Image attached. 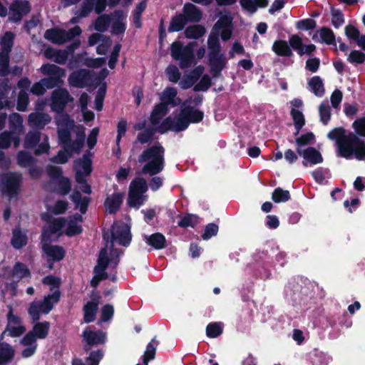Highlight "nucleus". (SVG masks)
<instances>
[{
	"mask_svg": "<svg viewBox=\"0 0 365 365\" xmlns=\"http://www.w3.org/2000/svg\"><path fill=\"white\" fill-rule=\"evenodd\" d=\"M41 71L47 77L41 78L34 83L30 92L36 96H43L47 89H53L62 86L64 84L63 78L66 75V70L55 64L45 63L41 67Z\"/></svg>",
	"mask_w": 365,
	"mask_h": 365,
	"instance_id": "obj_1",
	"label": "nucleus"
},
{
	"mask_svg": "<svg viewBox=\"0 0 365 365\" xmlns=\"http://www.w3.org/2000/svg\"><path fill=\"white\" fill-rule=\"evenodd\" d=\"M165 151L164 147L157 142L142 152L138 161L140 163H146L142 168L143 174L153 176L163 171L165 167Z\"/></svg>",
	"mask_w": 365,
	"mask_h": 365,
	"instance_id": "obj_2",
	"label": "nucleus"
},
{
	"mask_svg": "<svg viewBox=\"0 0 365 365\" xmlns=\"http://www.w3.org/2000/svg\"><path fill=\"white\" fill-rule=\"evenodd\" d=\"M60 289H55L52 294L44 296L41 302L34 301L30 303L28 308V314L32 322L39 321L41 314H48L53 309L61 299Z\"/></svg>",
	"mask_w": 365,
	"mask_h": 365,
	"instance_id": "obj_3",
	"label": "nucleus"
},
{
	"mask_svg": "<svg viewBox=\"0 0 365 365\" xmlns=\"http://www.w3.org/2000/svg\"><path fill=\"white\" fill-rule=\"evenodd\" d=\"M364 142L354 133L349 132L338 147L337 155L348 160L354 158L359 160Z\"/></svg>",
	"mask_w": 365,
	"mask_h": 365,
	"instance_id": "obj_4",
	"label": "nucleus"
},
{
	"mask_svg": "<svg viewBox=\"0 0 365 365\" xmlns=\"http://www.w3.org/2000/svg\"><path fill=\"white\" fill-rule=\"evenodd\" d=\"M190 99H186L182 103L178 118V129L184 131L187 130L190 124H197L202 121L205 114L200 109L195 108L189 105Z\"/></svg>",
	"mask_w": 365,
	"mask_h": 365,
	"instance_id": "obj_5",
	"label": "nucleus"
},
{
	"mask_svg": "<svg viewBox=\"0 0 365 365\" xmlns=\"http://www.w3.org/2000/svg\"><path fill=\"white\" fill-rule=\"evenodd\" d=\"M192 43L184 46L180 41H175L170 46V54L173 59L180 61L182 69L190 68L195 61Z\"/></svg>",
	"mask_w": 365,
	"mask_h": 365,
	"instance_id": "obj_6",
	"label": "nucleus"
},
{
	"mask_svg": "<svg viewBox=\"0 0 365 365\" xmlns=\"http://www.w3.org/2000/svg\"><path fill=\"white\" fill-rule=\"evenodd\" d=\"M22 175L21 173L8 172L1 175L0 190L9 197H16L20 192Z\"/></svg>",
	"mask_w": 365,
	"mask_h": 365,
	"instance_id": "obj_7",
	"label": "nucleus"
},
{
	"mask_svg": "<svg viewBox=\"0 0 365 365\" xmlns=\"http://www.w3.org/2000/svg\"><path fill=\"white\" fill-rule=\"evenodd\" d=\"M91 327H87L82 333L83 340L85 342L83 350L89 351L92 347L103 345L106 342L107 335L101 329L91 330Z\"/></svg>",
	"mask_w": 365,
	"mask_h": 365,
	"instance_id": "obj_8",
	"label": "nucleus"
},
{
	"mask_svg": "<svg viewBox=\"0 0 365 365\" xmlns=\"http://www.w3.org/2000/svg\"><path fill=\"white\" fill-rule=\"evenodd\" d=\"M56 88L51 93V108L52 110L61 113L64 110L68 103L73 101V98L66 88L62 86Z\"/></svg>",
	"mask_w": 365,
	"mask_h": 365,
	"instance_id": "obj_9",
	"label": "nucleus"
},
{
	"mask_svg": "<svg viewBox=\"0 0 365 365\" xmlns=\"http://www.w3.org/2000/svg\"><path fill=\"white\" fill-rule=\"evenodd\" d=\"M93 73L87 69L81 68L72 72L68 77L69 84L75 88H83L92 84Z\"/></svg>",
	"mask_w": 365,
	"mask_h": 365,
	"instance_id": "obj_10",
	"label": "nucleus"
},
{
	"mask_svg": "<svg viewBox=\"0 0 365 365\" xmlns=\"http://www.w3.org/2000/svg\"><path fill=\"white\" fill-rule=\"evenodd\" d=\"M9 19L14 23H19L23 16L31 11V5L27 0H14L9 6Z\"/></svg>",
	"mask_w": 365,
	"mask_h": 365,
	"instance_id": "obj_11",
	"label": "nucleus"
},
{
	"mask_svg": "<svg viewBox=\"0 0 365 365\" xmlns=\"http://www.w3.org/2000/svg\"><path fill=\"white\" fill-rule=\"evenodd\" d=\"M132 235L130 227L125 224L113 226L111 229V242L118 241L123 247L130 245Z\"/></svg>",
	"mask_w": 365,
	"mask_h": 365,
	"instance_id": "obj_12",
	"label": "nucleus"
},
{
	"mask_svg": "<svg viewBox=\"0 0 365 365\" xmlns=\"http://www.w3.org/2000/svg\"><path fill=\"white\" fill-rule=\"evenodd\" d=\"M208 65L210 67V73L213 78H218L221 75L222 71L226 67L227 59L223 53H215L209 52Z\"/></svg>",
	"mask_w": 365,
	"mask_h": 365,
	"instance_id": "obj_13",
	"label": "nucleus"
},
{
	"mask_svg": "<svg viewBox=\"0 0 365 365\" xmlns=\"http://www.w3.org/2000/svg\"><path fill=\"white\" fill-rule=\"evenodd\" d=\"M41 248L46 258L50 259L53 262H60L65 257L66 251L62 246L43 243Z\"/></svg>",
	"mask_w": 365,
	"mask_h": 365,
	"instance_id": "obj_14",
	"label": "nucleus"
},
{
	"mask_svg": "<svg viewBox=\"0 0 365 365\" xmlns=\"http://www.w3.org/2000/svg\"><path fill=\"white\" fill-rule=\"evenodd\" d=\"M51 121V117L46 113L33 112L28 117V123L30 127L42 130Z\"/></svg>",
	"mask_w": 365,
	"mask_h": 365,
	"instance_id": "obj_15",
	"label": "nucleus"
},
{
	"mask_svg": "<svg viewBox=\"0 0 365 365\" xmlns=\"http://www.w3.org/2000/svg\"><path fill=\"white\" fill-rule=\"evenodd\" d=\"M85 140V128L81 126L76 133V139L73 141L71 140L69 146H67L65 150L66 152L70 153V154H72L73 152L79 154L84 146Z\"/></svg>",
	"mask_w": 365,
	"mask_h": 365,
	"instance_id": "obj_16",
	"label": "nucleus"
},
{
	"mask_svg": "<svg viewBox=\"0 0 365 365\" xmlns=\"http://www.w3.org/2000/svg\"><path fill=\"white\" fill-rule=\"evenodd\" d=\"M123 200V193L117 192L108 196L104 202V206L110 215L115 214L120 209Z\"/></svg>",
	"mask_w": 365,
	"mask_h": 365,
	"instance_id": "obj_17",
	"label": "nucleus"
},
{
	"mask_svg": "<svg viewBox=\"0 0 365 365\" xmlns=\"http://www.w3.org/2000/svg\"><path fill=\"white\" fill-rule=\"evenodd\" d=\"M296 152L312 165H317L323 162L322 154L314 147H308L304 150L296 149Z\"/></svg>",
	"mask_w": 365,
	"mask_h": 365,
	"instance_id": "obj_18",
	"label": "nucleus"
},
{
	"mask_svg": "<svg viewBox=\"0 0 365 365\" xmlns=\"http://www.w3.org/2000/svg\"><path fill=\"white\" fill-rule=\"evenodd\" d=\"M112 15L113 21L111 26V33L115 36L123 34L126 30V24L123 22V19L125 18L123 11L120 9L115 10Z\"/></svg>",
	"mask_w": 365,
	"mask_h": 365,
	"instance_id": "obj_19",
	"label": "nucleus"
},
{
	"mask_svg": "<svg viewBox=\"0 0 365 365\" xmlns=\"http://www.w3.org/2000/svg\"><path fill=\"white\" fill-rule=\"evenodd\" d=\"M182 14L185 15L187 23H197L202 17V11L191 3L185 4Z\"/></svg>",
	"mask_w": 365,
	"mask_h": 365,
	"instance_id": "obj_20",
	"label": "nucleus"
},
{
	"mask_svg": "<svg viewBox=\"0 0 365 365\" xmlns=\"http://www.w3.org/2000/svg\"><path fill=\"white\" fill-rule=\"evenodd\" d=\"M71 201L75 204V208H78L81 213L84 215L88 210L91 197H82L79 190H75L70 196Z\"/></svg>",
	"mask_w": 365,
	"mask_h": 365,
	"instance_id": "obj_21",
	"label": "nucleus"
},
{
	"mask_svg": "<svg viewBox=\"0 0 365 365\" xmlns=\"http://www.w3.org/2000/svg\"><path fill=\"white\" fill-rule=\"evenodd\" d=\"M65 34L63 29H50L46 31L44 37L53 43L61 45L66 42Z\"/></svg>",
	"mask_w": 365,
	"mask_h": 365,
	"instance_id": "obj_22",
	"label": "nucleus"
},
{
	"mask_svg": "<svg viewBox=\"0 0 365 365\" xmlns=\"http://www.w3.org/2000/svg\"><path fill=\"white\" fill-rule=\"evenodd\" d=\"M28 237L26 233L18 227L12 230L11 245L16 250H20L27 245Z\"/></svg>",
	"mask_w": 365,
	"mask_h": 365,
	"instance_id": "obj_23",
	"label": "nucleus"
},
{
	"mask_svg": "<svg viewBox=\"0 0 365 365\" xmlns=\"http://www.w3.org/2000/svg\"><path fill=\"white\" fill-rule=\"evenodd\" d=\"M145 242L155 250H162L166 247V239L160 232L145 235Z\"/></svg>",
	"mask_w": 365,
	"mask_h": 365,
	"instance_id": "obj_24",
	"label": "nucleus"
},
{
	"mask_svg": "<svg viewBox=\"0 0 365 365\" xmlns=\"http://www.w3.org/2000/svg\"><path fill=\"white\" fill-rule=\"evenodd\" d=\"M272 50L278 56L291 57L293 55L292 48L288 43L282 39L276 40L272 46Z\"/></svg>",
	"mask_w": 365,
	"mask_h": 365,
	"instance_id": "obj_25",
	"label": "nucleus"
},
{
	"mask_svg": "<svg viewBox=\"0 0 365 365\" xmlns=\"http://www.w3.org/2000/svg\"><path fill=\"white\" fill-rule=\"evenodd\" d=\"M178 118L175 117V119L172 118L170 116L165 118L162 123L158 125L157 128H155L156 132L164 134L169 130L174 131L175 133L181 132L182 130H178Z\"/></svg>",
	"mask_w": 365,
	"mask_h": 365,
	"instance_id": "obj_26",
	"label": "nucleus"
},
{
	"mask_svg": "<svg viewBox=\"0 0 365 365\" xmlns=\"http://www.w3.org/2000/svg\"><path fill=\"white\" fill-rule=\"evenodd\" d=\"M34 324L31 331L33 332L38 339H46L49 334L51 327L50 322L48 321H37L34 322Z\"/></svg>",
	"mask_w": 365,
	"mask_h": 365,
	"instance_id": "obj_27",
	"label": "nucleus"
},
{
	"mask_svg": "<svg viewBox=\"0 0 365 365\" xmlns=\"http://www.w3.org/2000/svg\"><path fill=\"white\" fill-rule=\"evenodd\" d=\"M98 302L90 301L84 304L83 307V321L85 323H91L96 320V314L98 312Z\"/></svg>",
	"mask_w": 365,
	"mask_h": 365,
	"instance_id": "obj_28",
	"label": "nucleus"
},
{
	"mask_svg": "<svg viewBox=\"0 0 365 365\" xmlns=\"http://www.w3.org/2000/svg\"><path fill=\"white\" fill-rule=\"evenodd\" d=\"M185 15L177 14L171 18L170 25L168 26V32L173 33L182 31L187 24Z\"/></svg>",
	"mask_w": 365,
	"mask_h": 365,
	"instance_id": "obj_29",
	"label": "nucleus"
},
{
	"mask_svg": "<svg viewBox=\"0 0 365 365\" xmlns=\"http://www.w3.org/2000/svg\"><path fill=\"white\" fill-rule=\"evenodd\" d=\"M308 85L310 87L312 92L318 97H322L325 93V89L322 79L319 76L312 77L309 81Z\"/></svg>",
	"mask_w": 365,
	"mask_h": 365,
	"instance_id": "obj_30",
	"label": "nucleus"
},
{
	"mask_svg": "<svg viewBox=\"0 0 365 365\" xmlns=\"http://www.w3.org/2000/svg\"><path fill=\"white\" fill-rule=\"evenodd\" d=\"M14 35L11 31H7L0 41L1 51L0 53L9 56V53L11 51L14 45Z\"/></svg>",
	"mask_w": 365,
	"mask_h": 365,
	"instance_id": "obj_31",
	"label": "nucleus"
},
{
	"mask_svg": "<svg viewBox=\"0 0 365 365\" xmlns=\"http://www.w3.org/2000/svg\"><path fill=\"white\" fill-rule=\"evenodd\" d=\"M25 331L26 327L23 324L15 326L6 325L1 334L0 341L3 340L5 336L13 338L21 336Z\"/></svg>",
	"mask_w": 365,
	"mask_h": 365,
	"instance_id": "obj_32",
	"label": "nucleus"
},
{
	"mask_svg": "<svg viewBox=\"0 0 365 365\" xmlns=\"http://www.w3.org/2000/svg\"><path fill=\"white\" fill-rule=\"evenodd\" d=\"M112 14H100L94 21V29L96 31L103 33L108 29L112 19Z\"/></svg>",
	"mask_w": 365,
	"mask_h": 365,
	"instance_id": "obj_33",
	"label": "nucleus"
},
{
	"mask_svg": "<svg viewBox=\"0 0 365 365\" xmlns=\"http://www.w3.org/2000/svg\"><path fill=\"white\" fill-rule=\"evenodd\" d=\"M178 95V91L174 87H167L162 93L160 97L161 103H164L167 106H172L173 107L176 106L175 103V97Z\"/></svg>",
	"mask_w": 365,
	"mask_h": 365,
	"instance_id": "obj_34",
	"label": "nucleus"
},
{
	"mask_svg": "<svg viewBox=\"0 0 365 365\" xmlns=\"http://www.w3.org/2000/svg\"><path fill=\"white\" fill-rule=\"evenodd\" d=\"M205 28L200 24L187 26L185 30V36L189 39H198L205 34Z\"/></svg>",
	"mask_w": 365,
	"mask_h": 365,
	"instance_id": "obj_35",
	"label": "nucleus"
},
{
	"mask_svg": "<svg viewBox=\"0 0 365 365\" xmlns=\"http://www.w3.org/2000/svg\"><path fill=\"white\" fill-rule=\"evenodd\" d=\"M11 275L14 277H16L19 281L24 278L31 277V274L30 269L25 264L17 262L14 266Z\"/></svg>",
	"mask_w": 365,
	"mask_h": 365,
	"instance_id": "obj_36",
	"label": "nucleus"
},
{
	"mask_svg": "<svg viewBox=\"0 0 365 365\" xmlns=\"http://www.w3.org/2000/svg\"><path fill=\"white\" fill-rule=\"evenodd\" d=\"M41 132L38 130L29 132L24 140L25 148L27 149L36 148L41 140Z\"/></svg>",
	"mask_w": 365,
	"mask_h": 365,
	"instance_id": "obj_37",
	"label": "nucleus"
},
{
	"mask_svg": "<svg viewBox=\"0 0 365 365\" xmlns=\"http://www.w3.org/2000/svg\"><path fill=\"white\" fill-rule=\"evenodd\" d=\"M148 184L143 178H136L131 181L129 190H133L136 193L143 195L148 190Z\"/></svg>",
	"mask_w": 365,
	"mask_h": 365,
	"instance_id": "obj_38",
	"label": "nucleus"
},
{
	"mask_svg": "<svg viewBox=\"0 0 365 365\" xmlns=\"http://www.w3.org/2000/svg\"><path fill=\"white\" fill-rule=\"evenodd\" d=\"M290 198L289 191L283 190L280 187L275 188L272 194V200L275 203L285 202L289 200Z\"/></svg>",
	"mask_w": 365,
	"mask_h": 365,
	"instance_id": "obj_39",
	"label": "nucleus"
},
{
	"mask_svg": "<svg viewBox=\"0 0 365 365\" xmlns=\"http://www.w3.org/2000/svg\"><path fill=\"white\" fill-rule=\"evenodd\" d=\"M45 54L47 58L54 57V61L58 64H64L68 58V53L62 50L48 49Z\"/></svg>",
	"mask_w": 365,
	"mask_h": 365,
	"instance_id": "obj_40",
	"label": "nucleus"
},
{
	"mask_svg": "<svg viewBox=\"0 0 365 365\" xmlns=\"http://www.w3.org/2000/svg\"><path fill=\"white\" fill-rule=\"evenodd\" d=\"M346 135V130L343 127H337L329 131L327 137L331 140H335L338 148Z\"/></svg>",
	"mask_w": 365,
	"mask_h": 365,
	"instance_id": "obj_41",
	"label": "nucleus"
},
{
	"mask_svg": "<svg viewBox=\"0 0 365 365\" xmlns=\"http://www.w3.org/2000/svg\"><path fill=\"white\" fill-rule=\"evenodd\" d=\"M35 162V158L26 151H20L17 155V163L20 167L27 168Z\"/></svg>",
	"mask_w": 365,
	"mask_h": 365,
	"instance_id": "obj_42",
	"label": "nucleus"
},
{
	"mask_svg": "<svg viewBox=\"0 0 365 365\" xmlns=\"http://www.w3.org/2000/svg\"><path fill=\"white\" fill-rule=\"evenodd\" d=\"M198 223V216L193 214L187 213L183 216L178 222V225L182 228L195 227Z\"/></svg>",
	"mask_w": 365,
	"mask_h": 365,
	"instance_id": "obj_43",
	"label": "nucleus"
},
{
	"mask_svg": "<svg viewBox=\"0 0 365 365\" xmlns=\"http://www.w3.org/2000/svg\"><path fill=\"white\" fill-rule=\"evenodd\" d=\"M143 195L136 193L133 190H129L127 200L128 205L138 209L143 204Z\"/></svg>",
	"mask_w": 365,
	"mask_h": 365,
	"instance_id": "obj_44",
	"label": "nucleus"
},
{
	"mask_svg": "<svg viewBox=\"0 0 365 365\" xmlns=\"http://www.w3.org/2000/svg\"><path fill=\"white\" fill-rule=\"evenodd\" d=\"M19 138L11 132H4L0 134V149L9 148L12 141L19 143Z\"/></svg>",
	"mask_w": 365,
	"mask_h": 365,
	"instance_id": "obj_45",
	"label": "nucleus"
},
{
	"mask_svg": "<svg viewBox=\"0 0 365 365\" xmlns=\"http://www.w3.org/2000/svg\"><path fill=\"white\" fill-rule=\"evenodd\" d=\"M156 130L153 128H147L143 132L138 133L137 140L141 144L151 143Z\"/></svg>",
	"mask_w": 365,
	"mask_h": 365,
	"instance_id": "obj_46",
	"label": "nucleus"
},
{
	"mask_svg": "<svg viewBox=\"0 0 365 365\" xmlns=\"http://www.w3.org/2000/svg\"><path fill=\"white\" fill-rule=\"evenodd\" d=\"M320 121L323 125H327L331 119V108L327 102H323L319 107Z\"/></svg>",
	"mask_w": 365,
	"mask_h": 365,
	"instance_id": "obj_47",
	"label": "nucleus"
},
{
	"mask_svg": "<svg viewBox=\"0 0 365 365\" xmlns=\"http://www.w3.org/2000/svg\"><path fill=\"white\" fill-rule=\"evenodd\" d=\"M231 21L227 18H221L215 24V26L224 29L221 33V38L225 41L229 40L232 36V29H227Z\"/></svg>",
	"mask_w": 365,
	"mask_h": 365,
	"instance_id": "obj_48",
	"label": "nucleus"
},
{
	"mask_svg": "<svg viewBox=\"0 0 365 365\" xmlns=\"http://www.w3.org/2000/svg\"><path fill=\"white\" fill-rule=\"evenodd\" d=\"M71 190V182L68 178L62 177L57 181V192L61 195H66Z\"/></svg>",
	"mask_w": 365,
	"mask_h": 365,
	"instance_id": "obj_49",
	"label": "nucleus"
},
{
	"mask_svg": "<svg viewBox=\"0 0 365 365\" xmlns=\"http://www.w3.org/2000/svg\"><path fill=\"white\" fill-rule=\"evenodd\" d=\"M223 328L220 322H211L206 327V335L209 338H216L222 334Z\"/></svg>",
	"mask_w": 365,
	"mask_h": 365,
	"instance_id": "obj_50",
	"label": "nucleus"
},
{
	"mask_svg": "<svg viewBox=\"0 0 365 365\" xmlns=\"http://www.w3.org/2000/svg\"><path fill=\"white\" fill-rule=\"evenodd\" d=\"M290 115L293 120L294 128H297V130L299 128L302 129L306 123L304 115L302 112L296 108H292Z\"/></svg>",
	"mask_w": 365,
	"mask_h": 365,
	"instance_id": "obj_51",
	"label": "nucleus"
},
{
	"mask_svg": "<svg viewBox=\"0 0 365 365\" xmlns=\"http://www.w3.org/2000/svg\"><path fill=\"white\" fill-rule=\"evenodd\" d=\"M212 84L210 76L207 74H204L202 76L200 81L194 86L193 91L195 92H205L211 87Z\"/></svg>",
	"mask_w": 365,
	"mask_h": 365,
	"instance_id": "obj_52",
	"label": "nucleus"
},
{
	"mask_svg": "<svg viewBox=\"0 0 365 365\" xmlns=\"http://www.w3.org/2000/svg\"><path fill=\"white\" fill-rule=\"evenodd\" d=\"M321 41L328 45H331L335 42V35L333 31L328 27H322L319 31Z\"/></svg>",
	"mask_w": 365,
	"mask_h": 365,
	"instance_id": "obj_53",
	"label": "nucleus"
},
{
	"mask_svg": "<svg viewBox=\"0 0 365 365\" xmlns=\"http://www.w3.org/2000/svg\"><path fill=\"white\" fill-rule=\"evenodd\" d=\"M207 46L210 50L209 52H213L215 53H221V45L217 34H210L207 39Z\"/></svg>",
	"mask_w": 365,
	"mask_h": 365,
	"instance_id": "obj_54",
	"label": "nucleus"
},
{
	"mask_svg": "<svg viewBox=\"0 0 365 365\" xmlns=\"http://www.w3.org/2000/svg\"><path fill=\"white\" fill-rule=\"evenodd\" d=\"M315 136L312 132H308L305 134L301 135L295 139L297 145L296 149L303 150L302 148L304 145L311 144L314 140Z\"/></svg>",
	"mask_w": 365,
	"mask_h": 365,
	"instance_id": "obj_55",
	"label": "nucleus"
},
{
	"mask_svg": "<svg viewBox=\"0 0 365 365\" xmlns=\"http://www.w3.org/2000/svg\"><path fill=\"white\" fill-rule=\"evenodd\" d=\"M29 103V95L26 91H20L18 94L16 109L20 112L27 110Z\"/></svg>",
	"mask_w": 365,
	"mask_h": 365,
	"instance_id": "obj_56",
	"label": "nucleus"
},
{
	"mask_svg": "<svg viewBox=\"0 0 365 365\" xmlns=\"http://www.w3.org/2000/svg\"><path fill=\"white\" fill-rule=\"evenodd\" d=\"M289 46L291 48L295 50L299 56L304 55L302 52V48L304 47L302 39L298 35H292L289 39Z\"/></svg>",
	"mask_w": 365,
	"mask_h": 365,
	"instance_id": "obj_57",
	"label": "nucleus"
},
{
	"mask_svg": "<svg viewBox=\"0 0 365 365\" xmlns=\"http://www.w3.org/2000/svg\"><path fill=\"white\" fill-rule=\"evenodd\" d=\"M154 342H155L156 345L158 344V341H155V339H153L152 341L148 343L146 346V350L143 356V359H144V365H148V361L155 358L156 348L153 344Z\"/></svg>",
	"mask_w": 365,
	"mask_h": 365,
	"instance_id": "obj_58",
	"label": "nucleus"
},
{
	"mask_svg": "<svg viewBox=\"0 0 365 365\" xmlns=\"http://www.w3.org/2000/svg\"><path fill=\"white\" fill-rule=\"evenodd\" d=\"M331 24L335 29H338L344 24V15L339 9H331Z\"/></svg>",
	"mask_w": 365,
	"mask_h": 365,
	"instance_id": "obj_59",
	"label": "nucleus"
},
{
	"mask_svg": "<svg viewBox=\"0 0 365 365\" xmlns=\"http://www.w3.org/2000/svg\"><path fill=\"white\" fill-rule=\"evenodd\" d=\"M296 27L300 31L313 30L317 27V22L315 20L308 18L298 21Z\"/></svg>",
	"mask_w": 365,
	"mask_h": 365,
	"instance_id": "obj_60",
	"label": "nucleus"
},
{
	"mask_svg": "<svg viewBox=\"0 0 365 365\" xmlns=\"http://www.w3.org/2000/svg\"><path fill=\"white\" fill-rule=\"evenodd\" d=\"M103 357V350L97 349L96 351H92L90 352L89 356L86 359V362L89 365H99Z\"/></svg>",
	"mask_w": 365,
	"mask_h": 365,
	"instance_id": "obj_61",
	"label": "nucleus"
},
{
	"mask_svg": "<svg viewBox=\"0 0 365 365\" xmlns=\"http://www.w3.org/2000/svg\"><path fill=\"white\" fill-rule=\"evenodd\" d=\"M352 128L359 138L365 137V117L356 119L352 123Z\"/></svg>",
	"mask_w": 365,
	"mask_h": 365,
	"instance_id": "obj_62",
	"label": "nucleus"
},
{
	"mask_svg": "<svg viewBox=\"0 0 365 365\" xmlns=\"http://www.w3.org/2000/svg\"><path fill=\"white\" fill-rule=\"evenodd\" d=\"M42 283L51 286L50 290L52 291L53 289H59L61 280L60 277L50 274L43 278Z\"/></svg>",
	"mask_w": 365,
	"mask_h": 365,
	"instance_id": "obj_63",
	"label": "nucleus"
},
{
	"mask_svg": "<svg viewBox=\"0 0 365 365\" xmlns=\"http://www.w3.org/2000/svg\"><path fill=\"white\" fill-rule=\"evenodd\" d=\"M347 60L351 63L361 64L365 61V53L358 50H353L350 52Z\"/></svg>",
	"mask_w": 365,
	"mask_h": 365,
	"instance_id": "obj_64",
	"label": "nucleus"
}]
</instances>
